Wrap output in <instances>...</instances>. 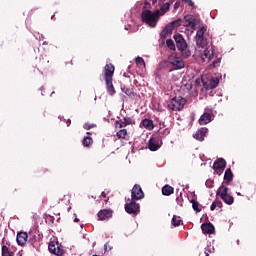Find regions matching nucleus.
<instances>
[{
  "instance_id": "28",
  "label": "nucleus",
  "mask_w": 256,
  "mask_h": 256,
  "mask_svg": "<svg viewBox=\"0 0 256 256\" xmlns=\"http://www.w3.org/2000/svg\"><path fill=\"white\" fill-rule=\"evenodd\" d=\"M183 223V220H181V217L179 216H173L172 218V225L173 227H179Z\"/></svg>"
},
{
  "instance_id": "11",
  "label": "nucleus",
  "mask_w": 256,
  "mask_h": 256,
  "mask_svg": "<svg viewBox=\"0 0 256 256\" xmlns=\"http://www.w3.org/2000/svg\"><path fill=\"white\" fill-rule=\"evenodd\" d=\"M225 167H227V161L223 158L216 160L213 164V169L216 171L217 175H221L225 170Z\"/></svg>"
},
{
  "instance_id": "35",
  "label": "nucleus",
  "mask_w": 256,
  "mask_h": 256,
  "mask_svg": "<svg viewBox=\"0 0 256 256\" xmlns=\"http://www.w3.org/2000/svg\"><path fill=\"white\" fill-rule=\"evenodd\" d=\"M169 133H170V131H169V129H164V130H159L158 131V137L161 139L162 137H165V136H167V135H169Z\"/></svg>"
},
{
  "instance_id": "9",
  "label": "nucleus",
  "mask_w": 256,
  "mask_h": 256,
  "mask_svg": "<svg viewBox=\"0 0 256 256\" xmlns=\"http://www.w3.org/2000/svg\"><path fill=\"white\" fill-rule=\"evenodd\" d=\"M162 145L163 141H161L160 137L152 136L148 142V149H150V151H158L161 149Z\"/></svg>"
},
{
  "instance_id": "32",
  "label": "nucleus",
  "mask_w": 256,
  "mask_h": 256,
  "mask_svg": "<svg viewBox=\"0 0 256 256\" xmlns=\"http://www.w3.org/2000/svg\"><path fill=\"white\" fill-rule=\"evenodd\" d=\"M2 256H13V252L9 251V247L3 245L2 246Z\"/></svg>"
},
{
  "instance_id": "7",
  "label": "nucleus",
  "mask_w": 256,
  "mask_h": 256,
  "mask_svg": "<svg viewBox=\"0 0 256 256\" xmlns=\"http://www.w3.org/2000/svg\"><path fill=\"white\" fill-rule=\"evenodd\" d=\"M48 250L52 255L65 256V248L59 242L51 241L48 245Z\"/></svg>"
},
{
  "instance_id": "15",
  "label": "nucleus",
  "mask_w": 256,
  "mask_h": 256,
  "mask_svg": "<svg viewBox=\"0 0 256 256\" xmlns=\"http://www.w3.org/2000/svg\"><path fill=\"white\" fill-rule=\"evenodd\" d=\"M185 21H186V25L187 27H190V29H192L193 31H195L196 27H197V18H195V16L193 15H186L184 17Z\"/></svg>"
},
{
  "instance_id": "57",
  "label": "nucleus",
  "mask_w": 256,
  "mask_h": 256,
  "mask_svg": "<svg viewBox=\"0 0 256 256\" xmlns=\"http://www.w3.org/2000/svg\"><path fill=\"white\" fill-rule=\"evenodd\" d=\"M55 17V15H52L51 19H53Z\"/></svg>"
},
{
  "instance_id": "47",
  "label": "nucleus",
  "mask_w": 256,
  "mask_h": 256,
  "mask_svg": "<svg viewBox=\"0 0 256 256\" xmlns=\"http://www.w3.org/2000/svg\"><path fill=\"white\" fill-rule=\"evenodd\" d=\"M48 220L50 221V223H54L55 217L49 215V216H48Z\"/></svg>"
},
{
  "instance_id": "38",
  "label": "nucleus",
  "mask_w": 256,
  "mask_h": 256,
  "mask_svg": "<svg viewBox=\"0 0 256 256\" xmlns=\"http://www.w3.org/2000/svg\"><path fill=\"white\" fill-rule=\"evenodd\" d=\"M116 126L119 127V129H123L127 127V124L125 123V120H118L116 121Z\"/></svg>"
},
{
  "instance_id": "25",
  "label": "nucleus",
  "mask_w": 256,
  "mask_h": 256,
  "mask_svg": "<svg viewBox=\"0 0 256 256\" xmlns=\"http://www.w3.org/2000/svg\"><path fill=\"white\" fill-rule=\"evenodd\" d=\"M206 32H207V26H202L197 30L195 38H205Z\"/></svg>"
},
{
  "instance_id": "46",
  "label": "nucleus",
  "mask_w": 256,
  "mask_h": 256,
  "mask_svg": "<svg viewBox=\"0 0 256 256\" xmlns=\"http://www.w3.org/2000/svg\"><path fill=\"white\" fill-rule=\"evenodd\" d=\"M215 203H216V207H219V208L223 207V202L215 201Z\"/></svg>"
},
{
  "instance_id": "37",
  "label": "nucleus",
  "mask_w": 256,
  "mask_h": 256,
  "mask_svg": "<svg viewBox=\"0 0 256 256\" xmlns=\"http://www.w3.org/2000/svg\"><path fill=\"white\" fill-rule=\"evenodd\" d=\"M136 65H138V67H145V60L141 57H137L136 58Z\"/></svg>"
},
{
  "instance_id": "4",
  "label": "nucleus",
  "mask_w": 256,
  "mask_h": 256,
  "mask_svg": "<svg viewBox=\"0 0 256 256\" xmlns=\"http://www.w3.org/2000/svg\"><path fill=\"white\" fill-rule=\"evenodd\" d=\"M173 39L176 43V47L178 51H181L182 55L189 57L191 55V52L187 51V41H185V38L183 37V35L175 34L173 36Z\"/></svg>"
},
{
  "instance_id": "24",
  "label": "nucleus",
  "mask_w": 256,
  "mask_h": 256,
  "mask_svg": "<svg viewBox=\"0 0 256 256\" xmlns=\"http://www.w3.org/2000/svg\"><path fill=\"white\" fill-rule=\"evenodd\" d=\"M171 5H173V1H169V2L164 3L160 8V14L159 15H165V13H167V11H169Z\"/></svg>"
},
{
  "instance_id": "6",
  "label": "nucleus",
  "mask_w": 256,
  "mask_h": 256,
  "mask_svg": "<svg viewBox=\"0 0 256 256\" xmlns=\"http://www.w3.org/2000/svg\"><path fill=\"white\" fill-rule=\"evenodd\" d=\"M187 100L181 96H176L168 102V109L170 111H182L185 107Z\"/></svg>"
},
{
  "instance_id": "16",
  "label": "nucleus",
  "mask_w": 256,
  "mask_h": 256,
  "mask_svg": "<svg viewBox=\"0 0 256 256\" xmlns=\"http://www.w3.org/2000/svg\"><path fill=\"white\" fill-rule=\"evenodd\" d=\"M202 61L209 63L213 59V48H206L201 54Z\"/></svg>"
},
{
  "instance_id": "54",
  "label": "nucleus",
  "mask_w": 256,
  "mask_h": 256,
  "mask_svg": "<svg viewBox=\"0 0 256 256\" xmlns=\"http://www.w3.org/2000/svg\"><path fill=\"white\" fill-rule=\"evenodd\" d=\"M13 193H17V188H14Z\"/></svg>"
},
{
  "instance_id": "53",
  "label": "nucleus",
  "mask_w": 256,
  "mask_h": 256,
  "mask_svg": "<svg viewBox=\"0 0 256 256\" xmlns=\"http://www.w3.org/2000/svg\"><path fill=\"white\" fill-rule=\"evenodd\" d=\"M104 201H105V203L109 202V198L106 197V199Z\"/></svg>"
},
{
  "instance_id": "21",
  "label": "nucleus",
  "mask_w": 256,
  "mask_h": 256,
  "mask_svg": "<svg viewBox=\"0 0 256 256\" xmlns=\"http://www.w3.org/2000/svg\"><path fill=\"white\" fill-rule=\"evenodd\" d=\"M141 125L147 129L148 131H153L154 129V125H153V120L151 119H143L142 122H141Z\"/></svg>"
},
{
  "instance_id": "26",
  "label": "nucleus",
  "mask_w": 256,
  "mask_h": 256,
  "mask_svg": "<svg viewBox=\"0 0 256 256\" xmlns=\"http://www.w3.org/2000/svg\"><path fill=\"white\" fill-rule=\"evenodd\" d=\"M122 91L128 97H136L137 96V93H135V91H133L132 88L123 87Z\"/></svg>"
},
{
  "instance_id": "50",
  "label": "nucleus",
  "mask_w": 256,
  "mask_h": 256,
  "mask_svg": "<svg viewBox=\"0 0 256 256\" xmlns=\"http://www.w3.org/2000/svg\"><path fill=\"white\" fill-rule=\"evenodd\" d=\"M66 124H67V127H69V125H71V120L68 119Z\"/></svg>"
},
{
  "instance_id": "42",
  "label": "nucleus",
  "mask_w": 256,
  "mask_h": 256,
  "mask_svg": "<svg viewBox=\"0 0 256 256\" xmlns=\"http://www.w3.org/2000/svg\"><path fill=\"white\" fill-rule=\"evenodd\" d=\"M219 63H221V59L217 58L216 60L213 61V67H219Z\"/></svg>"
},
{
  "instance_id": "55",
  "label": "nucleus",
  "mask_w": 256,
  "mask_h": 256,
  "mask_svg": "<svg viewBox=\"0 0 256 256\" xmlns=\"http://www.w3.org/2000/svg\"><path fill=\"white\" fill-rule=\"evenodd\" d=\"M104 249H105V251H107V244L104 245Z\"/></svg>"
},
{
  "instance_id": "48",
  "label": "nucleus",
  "mask_w": 256,
  "mask_h": 256,
  "mask_svg": "<svg viewBox=\"0 0 256 256\" xmlns=\"http://www.w3.org/2000/svg\"><path fill=\"white\" fill-rule=\"evenodd\" d=\"M101 197H103V199H107V193L102 192V193H101Z\"/></svg>"
},
{
  "instance_id": "19",
  "label": "nucleus",
  "mask_w": 256,
  "mask_h": 256,
  "mask_svg": "<svg viewBox=\"0 0 256 256\" xmlns=\"http://www.w3.org/2000/svg\"><path fill=\"white\" fill-rule=\"evenodd\" d=\"M176 27H181V19L175 20L167 25L164 29V33H171L172 29H175Z\"/></svg>"
},
{
  "instance_id": "22",
  "label": "nucleus",
  "mask_w": 256,
  "mask_h": 256,
  "mask_svg": "<svg viewBox=\"0 0 256 256\" xmlns=\"http://www.w3.org/2000/svg\"><path fill=\"white\" fill-rule=\"evenodd\" d=\"M207 123H211V114L210 113H204L199 119L200 125H207Z\"/></svg>"
},
{
  "instance_id": "49",
  "label": "nucleus",
  "mask_w": 256,
  "mask_h": 256,
  "mask_svg": "<svg viewBox=\"0 0 256 256\" xmlns=\"http://www.w3.org/2000/svg\"><path fill=\"white\" fill-rule=\"evenodd\" d=\"M149 5H151L149 2H145L144 9H147V7H149Z\"/></svg>"
},
{
  "instance_id": "8",
  "label": "nucleus",
  "mask_w": 256,
  "mask_h": 256,
  "mask_svg": "<svg viewBox=\"0 0 256 256\" xmlns=\"http://www.w3.org/2000/svg\"><path fill=\"white\" fill-rule=\"evenodd\" d=\"M141 206L135 202V200H131L129 203L125 204V211L129 213V215H139Z\"/></svg>"
},
{
  "instance_id": "3",
  "label": "nucleus",
  "mask_w": 256,
  "mask_h": 256,
  "mask_svg": "<svg viewBox=\"0 0 256 256\" xmlns=\"http://www.w3.org/2000/svg\"><path fill=\"white\" fill-rule=\"evenodd\" d=\"M202 83L204 89L209 91L210 89H216L219 85V78L217 76H211L210 78L207 76H202L201 79H196V85H200Z\"/></svg>"
},
{
  "instance_id": "27",
  "label": "nucleus",
  "mask_w": 256,
  "mask_h": 256,
  "mask_svg": "<svg viewBox=\"0 0 256 256\" xmlns=\"http://www.w3.org/2000/svg\"><path fill=\"white\" fill-rule=\"evenodd\" d=\"M82 145H84V147H91V145H93V138L90 136L84 137Z\"/></svg>"
},
{
  "instance_id": "31",
  "label": "nucleus",
  "mask_w": 256,
  "mask_h": 256,
  "mask_svg": "<svg viewBox=\"0 0 256 256\" xmlns=\"http://www.w3.org/2000/svg\"><path fill=\"white\" fill-rule=\"evenodd\" d=\"M190 203H192V208L194 209V211H196V213H201V208H199V202L191 200Z\"/></svg>"
},
{
  "instance_id": "34",
  "label": "nucleus",
  "mask_w": 256,
  "mask_h": 256,
  "mask_svg": "<svg viewBox=\"0 0 256 256\" xmlns=\"http://www.w3.org/2000/svg\"><path fill=\"white\" fill-rule=\"evenodd\" d=\"M197 47H205V38H195Z\"/></svg>"
},
{
  "instance_id": "52",
  "label": "nucleus",
  "mask_w": 256,
  "mask_h": 256,
  "mask_svg": "<svg viewBox=\"0 0 256 256\" xmlns=\"http://www.w3.org/2000/svg\"><path fill=\"white\" fill-rule=\"evenodd\" d=\"M153 5H155V3H157V0H152Z\"/></svg>"
},
{
  "instance_id": "44",
  "label": "nucleus",
  "mask_w": 256,
  "mask_h": 256,
  "mask_svg": "<svg viewBox=\"0 0 256 256\" xmlns=\"http://www.w3.org/2000/svg\"><path fill=\"white\" fill-rule=\"evenodd\" d=\"M215 209H217V202H213L212 205L210 206V210L211 211H215Z\"/></svg>"
},
{
  "instance_id": "40",
  "label": "nucleus",
  "mask_w": 256,
  "mask_h": 256,
  "mask_svg": "<svg viewBox=\"0 0 256 256\" xmlns=\"http://www.w3.org/2000/svg\"><path fill=\"white\" fill-rule=\"evenodd\" d=\"M184 3H187L192 9H196L197 6H195V2L193 0H182Z\"/></svg>"
},
{
  "instance_id": "18",
  "label": "nucleus",
  "mask_w": 256,
  "mask_h": 256,
  "mask_svg": "<svg viewBox=\"0 0 256 256\" xmlns=\"http://www.w3.org/2000/svg\"><path fill=\"white\" fill-rule=\"evenodd\" d=\"M207 135V128H201L199 129L195 134L194 138L197 141H205V136Z\"/></svg>"
},
{
  "instance_id": "56",
  "label": "nucleus",
  "mask_w": 256,
  "mask_h": 256,
  "mask_svg": "<svg viewBox=\"0 0 256 256\" xmlns=\"http://www.w3.org/2000/svg\"><path fill=\"white\" fill-rule=\"evenodd\" d=\"M87 135H91V132H87Z\"/></svg>"
},
{
  "instance_id": "23",
  "label": "nucleus",
  "mask_w": 256,
  "mask_h": 256,
  "mask_svg": "<svg viewBox=\"0 0 256 256\" xmlns=\"http://www.w3.org/2000/svg\"><path fill=\"white\" fill-rule=\"evenodd\" d=\"M175 192V188L169 185H165L162 187V194L165 195L166 197H169V195H173Z\"/></svg>"
},
{
  "instance_id": "20",
  "label": "nucleus",
  "mask_w": 256,
  "mask_h": 256,
  "mask_svg": "<svg viewBox=\"0 0 256 256\" xmlns=\"http://www.w3.org/2000/svg\"><path fill=\"white\" fill-rule=\"evenodd\" d=\"M232 181H233V171H231V168H228L224 174V183L226 185H231Z\"/></svg>"
},
{
  "instance_id": "29",
  "label": "nucleus",
  "mask_w": 256,
  "mask_h": 256,
  "mask_svg": "<svg viewBox=\"0 0 256 256\" xmlns=\"http://www.w3.org/2000/svg\"><path fill=\"white\" fill-rule=\"evenodd\" d=\"M40 67L41 69H49V60L45 57H42L40 60Z\"/></svg>"
},
{
  "instance_id": "36",
  "label": "nucleus",
  "mask_w": 256,
  "mask_h": 256,
  "mask_svg": "<svg viewBox=\"0 0 256 256\" xmlns=\"http://www.w3.org/2000/svg\"><path fill=\"white\" fill-rule=\"evenodd\" d=\"M124 123L127 125H135V120L131 117H124L123 119Z\"/></svg>"
},
{
  "instance_id": "13",
  "label": "nucleus",
  "mask_w": 256,
  "mask_h": 256,
  "mask_svg": "<svg viewBox=\"0 0 256 256\" xmlns=\"http://www.w3.org/2000/svg\"><path fill=\"white\" fill-rule=\"evenodd\" d=\"M170 64L172 65L173 69L176 71L179 69H183L185 67V62L183 61V59L179 57L170 59Z\"/></svg>"
},
{
  "instance_id": "1",
  "label": "nucleus",
  "mask_w": 256,
  "mask_h": 256,
  "mask_svg": "<svg viewBox=\"0 0 256 256\" xmlns=\"http://www.w3.org/2000/svg\"><path fill=\"white\" fill-rule=\"evenodd\" d=\"M113 75H115V66L111 63L106 64L104 67V80L106 82L107 93L111 96L115 95V86H113Z\"/></svg>"
},
{
  "instance_id": "10",
  "label": "nucleus",
  "mask_w": 256,
  "mask_h": 256,
  "mask_svg": "<svg viewBox=\"0 0 256 256\" xmlns=\"http://www.w3.org/2000/svg\"><path fill=\"white\" fill-rule=\"evenodd\" d=\"M131 197L133 201H139V199H143L145 197V193H143V189L139 184L134 185L131 192Z\"/></svg>"
},
{
  "instance_id": "14",
  "label": "nucleus",
  "mask_w": 256,
  "mask_h": 256,
  "mask_svg": "<svg viewBox=\"0 0 256 256\" xmlns=\"http://www.w3.org/2000/svg\"><path fill=\"white\" fill-rule=\"evenodd\" d=\"M29 239V234L27 232H20L16 236V241L20 247H25L27 245V240Z\"/></svg>"
},
{
  "instance_id": "17",
  "label": "nucleus",
  "mask_w": 256,
  "mask_h": 256,
  "mask_svg": "<svg viewBox=\"0 0 256 256\" xmlns=\"http://www.w3.org/2000/svg\"><path fill=\"white\" fill-rule=\"evenodd\" d=\"M201 229H202L203 233H205L206 235H211V233L215 232V226H213V224H211V223L202 224Z\"/></svg>"
},
{
  "instance_id": "12",
  "label": "nucleus",
  "mask_w": 256,
  "mask_h": 256,
  "mask_svg": "<svg viewBox=\"0 0 256 256\" xmlns=\"http://www.w3.org/2000/svg\"><path fill=\"white\" fill-rule=\"evenodd\" d=\"M113 217V210L111 209H102L98 212L99 221H107Z\"/></svg>"
},
{
  "instance_id": "51",
  "label": "nucleus",
  "mask_w": 256,
  "mask_h": 256,
  "mask_svg": "<svg viewBox=\"0 0 256 256\" xmlns=\"http://www.w3.org/2000/svg\"><path fill=\"white\" fill-rule=\"evenodd\" d=\"M74 223H79V218H75Z\"/></svg>"
},
{
  "instance_id": "5",
  "label": "nucleus",
  "mask_w": 256,
  "mask_h": 256,
  "mask_svg": "<svg viewBox=\"0 0 256 256\" xmlns=\"http://www.w3.org/2000/svg\"><path fill=\"white\" fill-rule=\"evenodd\" d=\"M216 195H218L226 205H233V203H235V198L229 195V188L223 184L218 188Z\"/></svg>"
},
{
  "instance_id": "45",
  "label": "nucleus",
  "mask_w": 256,
  "mask_h": 256,
  "mask_svg": "<svg viewBox=\"0 0 256 256\" xmlns=\"http://www.w3.org/2000/svg\"><path fill=\"white\" fill-rule=\"evenodd\" d=\"M179 7H181V2L177 1L174 4V9H179Z\"/></svg>"
},
{
  "instance_id": "43",
  "label": "nucleus",
  "mask_w": 256,
  "mask_h": 256,
  "mask_svg": "<svg viewBox=\"0 0 256 256\" xmlns=\"http://www.w3.org/2000/svg\"><path fill=\"white\" fill-rule=\"evenodd\" d=\"M28 243L34 245L35 244V236H29V240H28Z\"/></svg>"
},
{
  "instance_id": "33",
  "label": "nucleus",
  "mask_w": 256,
  "mask_h": 256,
  "mask_svg": "<svg viewBox=\"0 0 256 256\" xmlns=\"http://www.w3.org/2000/svg\"><path fill=\"white\" fill-rule=\"evenodd\" d=\"M166 46L170 51H175V42H173V40L171 39L166 40Z\"/></svg>"
},
{
  "instance_id": "41",
  "label": "nucleus",
  "mask_w": 256,
  "mask_h": 256,
  "mask_svg": "<svg viewBox=\"0 0 256 256\" xmlns=\"http://www.w3.org/2000/svg\"><path fill=\"white\" fill-rule=\"evenodd\" d=\"M94 127H97V125L91 124V123H85L84 124V129H86V131H89L90 129H93Z\"/></svg>"
},
{
  "instance_id": "39",
  "label": "nucleus",
  "mask_w": 256,
  "mask_h": 256,
  "mask_svg": "<svg viewBox=\"0 0 256 256\" xmlns=\"http://www.w3.org/2000/svg\"><path fill=\"white\" fill-rule=\"evenodd\" d=\"M176 203L177 205H179L180 207H183V194L180 193V196H178L176 198Z\"/></svg>"
},
{
  "instance_id": "2",
  "label": "nucleus",
  "mask_w": 256,
  "mask_h": 256,
  "mask_svg": "<svg viewBox=\"0 0 256 256\" xmlns=\"http://www.w3.org/2000/svg\"><path fill=\"white\" fill-rule=\"evenodd\" d=\"M159 15H161V11L159 10L152 12L151 10L145 9L141 13V19L142 22L146 23V25H149V27H157Z\"/></svg>"
},
{
  "instance_id": "30",
  "label": "nucleus",
  "mask_w": 256,
  "mask_h": 256,
  "mask_svg": "<svg viewBox=\"0 0 256 256\" xmlns=\"http://www.w3.org/2000/svg\"><path fill=\"white\" fill-rule=\"evenodd\" d=\"M118 139H125L127 137V129H121L117 132Z\"/></svg>"
}]
</instances>
